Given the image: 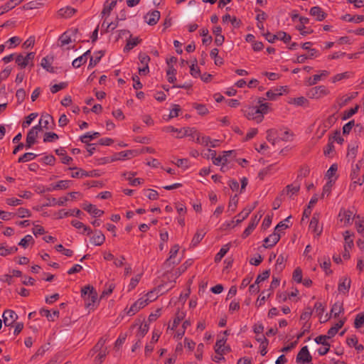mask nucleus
<instances>
[{"label": "nucleus", "instance_id": "nucleus-1", "mask_svg": "<svg viewBox=\"0 0 364 364\" xmlns=\"http://www.w3.org/2000/svg\"><path fill=\"white\" fill-rule=\"evenodd\" d=\"M81 296L85 301L87 308H93L97 300V293L95 288L90 285H86L81 289Z\"/></svg>", "mask_w": 364, "mask_h": 364}, {"label": "nucleus", "instance_id": "nucleus-2", "mask_svg": "<svg viewBox=\"0 0 364 364\" xmlns=\"http://www.w3.org/2000/svg\"><path fill=\"white\" fill-rule=\"evenodd\" d=\"M257 107L248 106L242 109L245 117L249 120H255L257 123H260L264 119V116L259 114Z\"/></svg>", "mask_w": 364, "mask_h": 364}, {"label": "nucleus", "instance_id": "nucleus-3", "mask_svg": "<svg viewBox=\"0 0 364 364\" xmlns=\"http://www.w3.org/2000/svg\"><path fill=\"white\" fill-rule=\"evenodd\" d=\"M39 132H41V125L34 126L28 131L25 144L27 149H30L36 142Z\"/></svg>", "mask_w": 364, "mask_h": 364}, {"label": "nucleus", "instance_id": "nucleus-4", "mask_svg": "<svg viewBox=\"0 0 364 364\" xmlns=\"http://www.w3.org/2000/svg\"><path fill=\"white\" fill-rule=\"evenodd\" d=\"M311 360L312 356L309 351L308 347L306 346L302 347L296 355V363L300 364H305L310 363Z\"/></svg>", "mask_w": 364, "mask_h": 364}, {"label": "nucleus", "instance_id": "nucleus-5", "mask_svg": "<svg viewBox=\"0 0 364 364\" xmlns=\"http://www.w3.org/2000/svg\"><path fill=\"white\" fill-rule=\"evenodd\" d=\"M164 132H177L178 135L176 136L177 138H183L186 136H189L192 134L193 129L190 127H183L182 129H177L172 126H168L163 129Z\"/></svg>", "mask_w": 364, "mask_h": 364}, {"label": "nucleus", "instance_id": "nucleus-6", "mask_svg": "<svg viewBox=\"0 0 364 364\" xmlns=\"http://www.w3.org/2000/svg\"><path fill=\"white\" fill-rule=\"evenodd\" d=\"M151 301L149 299H143L141 298L135 301L129 309L127 314L130 316L134 315L137 313L141 309L146 306L149 302Z\"/></svg>", "mask_w": 364, "mask_h": 364}, {"label": "nucleus", "instance_id": "nucleus-7", "mask_svg": "<svg viewBox=\"0 0 364 364\" xmlns=\"http://www.w3.org/2000/svg\"><path fill=\"white\" fill-rule=\"evenodd\" d=\"M139 59L143 65L142 68H139V73L140 75H146L149 72V63L150 58L145 53H139Z\"/></svg>", "mask_w": 364, "mask_h": 364}, {"label": "nucleus", "instance_id": "nucleus-8", "mask_svg": "<svg viewBox=\"0 0 364 364\" xmlns=\"http://www.w3.org/2000/svg\"><path fill=\"white\" fill-rule=\"evenodd\" d=\"M3 321L6 326H11L17 319L18 316L13 310L7 309L3 313Z\"/></svg>", "mask_w": 364, "mask_h": 364}, {"label": "nucleus", "instance_id": "nucleus-9", "mask_svg": "<svg viewBox=\"0 0 364 364\" xmlns=\"http://www.w3.org/2000/svg\"><path fill=\"white\" fill-rule=\"evenodd\" d=\"M328 93V90L325 86L321 85L312 88L309 91V95L313 98H320L323 96L327 95Z\"/></svg>", "mask_w": 364, "mask_h": 364}, {"label": "nucleus", "instance_id": "nucleus-10", "mask_svg": "<svg viewBox=\"0 0 364 364\" xmlns=\"http://www.w3.org/2000/svg\"><path fill=\"white\" fill-rule=\"evenodd\" d=\"M262 215H260L259 217L255 215L254 218L251 219V221L249 223V225L245 228L242 234V237L243 239L247 238L255 230L256 226L257 225Z\"/></svg>", "mask_w": 364, "mask_h": 364}, {"label": "nucleus", "instance_id": "nucleus-11", "mask_svg": "<svg viewBox=\"0 0 364 364\" xmlns=\"http://www.w3.org/2000/svg\"><path fill=\"white\" fill-rule=\"evenodd\" d=\"M281 235L274 231L264 240V247L265 248H271L274 247L280 240Z\"/></svg>", "mask_w": 364, "mask_h": 364}, {"label": "nucleus", "instance_id": "nucleus-12", "mask_svg": "<svg viewBox=\"0 0 364 364\" xmlns=\"http://www.w3.org/2000/svg\"><path fill=\"white\" fill-rule=\"evenodd\" d=\"M144 18L149 25H156L160 18V12L157 10H154L146 14Z\"/></svg>", "mask_w": 364, "mask_h": 364}, {"label": "nucleus", "instance_id": "nucleus-13", "mask_svg": "<svg viewBox=\"0 0 364 364\" xmlns=\"http://www.w3.org/2000/svg\"><path fill=\"white\" fill-rule=\"evenodd\" d=\"M179 250V246L178 245H175L173 246L169 252V257L166 260L164 265L167 267H171L174 266L175 264H177L178 262H176L174 260L175 257L178 254Z\"/></svg>", "mask_w": 364, "mask_h": 364}, {"label": "nucleus", "instance_id": "nucleus-14", "mask_svg": "<svg viewBox=\"0 0 364 364\" xmlns=\"http://www.w3.org/2000/svg\"><path fill=\"white\" fill-rule=\"evenodd\" d=\"M309 14L311 16L315 17L316 21H321L324 20L327 14L318 6H314L310 9Z\"/></svg>", "mask_w": 364, "mask_h": 364}, {"label": "nucleus", "instance_id": "nucleus-15", "mask_svg": "<svg viewBox=\"0 0 364 364\" xmlns=\"http://www.w3.org/2000/svg\"><path fill=\"white\" fill-rule=\"evenodd\" d=\"M318 221L319 214L314 213L309 224V228L311 229L317 236H319L322 232V228H319Z\"/></svg>", "mask_w": 364, "mask_h": 364}, {"label": "nucleus", "instance_id": "nucleus-16", "mask_svg": "<svg viewBox=\"0 0 364 364\" xmlns=\"http://www.w3.org/2000/svg\"><path fill=\"white\" fill-rule=\"evenodd\" d=\"M350 279L348 277H343L340 279L338 287V290L340 293L346 294L350 287Z\"/></svg>", "mask_w": 364, "mask_h": 364}, {"label": "nucleus", "instance_id": "nucleus-17", "mask_svg": "<svg viewBox=\"0 0 364 364\" xmlns=\"http://www.w3.org/2000/svg\"><path fill=\"white\" fill-rule=\"evenodd\" d=\"M105 241V236L100 230H95V235L90 238V242L96 246L102 245Z\"/></svg>", "mask_w": 364, "mask_h": 364}, {"label": "nucleus", "instance_id": "nucleus-18", "mask_svg": "<svg viewBox=\"0 0 364 364\" xmlns=\"http://www.w3.org/2000/svg\"><path fill=\"white\" fill-rule=\"evenodd\" d=\"M23 0H9L0 7V15L6 13L18 5Z\"/></svg>", "mask_w": 364, "mask_h": 364}, {"label": "nucleus", "instance_id": "nucleus-19", "mask_svg": "<svg viewBox=\"0 0 364 364\" xmlns=\"http://www.w3.org/2000/svg\"><path fill=\"white\" fill-rule=\"evenodd\" d=\"M82 208L90 214H92L95 217H100L104 214V211L99 210L95 205L92 204L84 203Z\"/></svg>", "mask_w": 364, "mask_h": 364}, {"label": "nucleus", "instance_id": "nucleus-20", "mask_svg": "<svg viewBox=\"0 0 364 364\" xmlns=\"http://www.w3.org/2000/svg\"><path fill=\"white\" fill-rule=\"evenodd\" d=\"M287 90V87H280L274 90H269L266 92L267 97L270 100H275L278 96L282 95V92Z\"/></svg>", "mask_w": 364, "mask_h": 364}, {"label": "nucleus", "instance_id": "nucleus-21", "mask_svg": "<svg viewBox=\"0 0 364 364\" xmlns=\"http://www.w3.org/2000/svg\"><path fill=\"white\" fill-rule=\"evenodd\" d=\"M70 183H71V181H68V180L59 181L55 184H52L51 187L47 188V191H51L53 190L67 189L68 188H69Z\"/></svg>", "mask_w": 364, "mask_h": 364}, {"label": "nucleus", "instance_id": "nucleus-22", "mask_svg": "<svg viewBox=\"0 0 364 364\" xmlns=\"http://www.w3.org/2000/svg\"><path fill=\"white\" fill-rule=\"evenodd\" d=\"M353 212L350 210L341 209L338 214L341 222H343L345 225L350 224Z\"/></svg>", "mask_w": 364, "mask_h": 364}, {"label": "nucleus", "instance_id": "nucleus-23", "mask_svg": "<svg viewBox=\"0 0 364 364\" xmlns=\"http://www.w3.org/2000/svg\"><path fill=\"white\" fill-rule=\"evenodd\" d=\"M109 0H107L103 6V9L102 11V16L103 17L105 15L109 16L111 13V11L116 6L117 0H112L111 2H109Z\"/></svg>", "mask_w": 364, "mask_h": 364}, {"label": "nucleus", "instance_id": "nucleus-24", "mask_svg": "<svg viewBox=\"0 0 364 364\" xmlns=\"http://www.w3.org/2000/svg\"><path fill=\"white\" fill-rule=\"evenodd\" d=\"M55 152L58 156L61 157V161L64 164H69L73 161L70 156H67L66 151L63 147L55 149Z\"/></svg>", "mask_w": 364, "mask_h": 364}, {"label": "nucleus", "instance_id": "nucleus-25", "mask_svg": "<svg viewBox=\"0 0 364 364\" xmlns=\"http://www.w3.org/2000/svg\"><path fill=\"white\" fill-rule=\"evenodd\" d=\"M50 122L53 123V119L52 116H50L48 114H43L41 116V118L39 121V124H38V125H41V131L42 130V127L46 129H51L52 127H49V124Z\"/></svg>", "mask_w": 364, "mask_h": 364}, {"label": "nucleus", "instance_id": "nucleus-26", "mask_svg": "<svg viewBox=\"0 0 364 364\" xmlns=\"http://www.w3.org/2000/svg\"><path fill=\"white\" fill-rule=\"evenodd\" d=\"M198 141L199 143L204 146L210 145L211 147H217L219 145V140H212L209 136H202L201 138H198Z\"/></svg>", "mask_w": 364, "mask_h": 364}, {"label": "nucleus", "instance_id": "nucleus-27", "mask_svg": "<svg viewBox=\"0 0 364 364\" xmlns=\"http://www.w3.org/2000/svg\"><path fill=\"white\" fill-rule=\"evenodd\" d=\"M255 207H246L237 216L236 223H240L245 219H246L250 213L254 210Z\"/></svg>", "mask_w": 364, "mask_h": 364}, {"label": "nucleus", "instance_id": "nucleus-28", "mask_svg": "<svg viewBox=\"0 0 364 364\" xmlns=\"http://www.w3.org/2000/svg\"><path fill=\"white\" fill-rule=\"evenodd\" d=\"M267 139L274 145L277 141H279L278 138V131L273 129H268L267 131Z\"/></svg>", "mask_w": 364, "mask_h": 364}, {"label": "nucleus", "instance_id": "nucleus-29", "mask_svg": "<svg viewBox=\"0 0 364 364\" xmlns=\"http://www.w3.org/2000/svg\"><path fill=\"white\" fill-rule=\"evenodd\" d=\"M344 311L343 309V302L337 301L336 302L332 308H331V313L333 314L334 318H337L339 316L340 314L343 313Z\"/></svg>", "mask_w": 364, "mask_h": 364}, {"label": "nucleus", "instance_id": "nucleus-30", "mask_svg": "<svg viewBox=\"0 0 364 364\" xmlns=\"http://www.w3.org/2000/svg\"><path fill=\"white\" fill-rule=\"evenodd\" d=\"M131 36H132L130 35V38L127 41V44L124 48V52H126V51L128 52V51L131 50L134 47L137 46L141 41L138 37L132 38Z\"/></svg>", "mask_w": 364, "mask_h": 364}, {"label": "nucleus", "instance_id": "nucleus-31", "mask_svg": "<svg viewBox=\"0 0 364 364\" xmlns=\"http://www.w3.org/2000/svg\"><path fill=\"white\" fill-rule=\"evenodd\" d=\"M205 235V232H204L203 230H198L192 239L191 245L193 247L197 246L198 245V243L203 240Z\"/></svg>", "mask_w": 364, "mask_h": 364}, {"label": "nucleus", "instance_id": "nucleus-32", "mask_svg": "<svg viewBox=\"0 0 364 364\" xmlns=\"http://www.w3.org/2000/svg\"><path fill=\"white\" fill-rule=\"evenodd\" d=\"M230 245L226 244L223 245L220 250L219 252L215 257V262H219L221 261L222 258L226 255V253L230 250Z\"/></svg>", "mask_w": 364, "mask_h": 364}, {"label": "nucleus", "instance_id": "nucleus-33", "mask_svg": "<svg viewBox=\"0 0 364 364\" xmlns=\"http://www.w3.org/2000/svg\"><path fill=\"white\" fill-rule=\"evenodd\" d=\"M100 134L97 132H93L90 134V132L86 133L85 134L80 136V141L84 144H88L90 141L97 138L100 136Z\"/></svg>", "mask_w": 364, "mask_h": 364}, {"label": "nucleus", "instance_id": "nucleus-34", "mask_svg": "<svg viewBox=\"0 0 364 364\" xmlns=\"http://www.w3.org/2000/svg\"><path fill=\"white\" fill-rule=\"evenodd\" d=\"M135 173L129 172V173H124L123 175L126 177V178L129 181L130 185L133 186H136L139 185L141 182V179L139 178H132L134 176H135Z\"/></svg>", "mask_w": 364, "mask_h": 364}, {"label": "nucleus", "instance_id": "nucleus-35", "mask_svg": "<svg viewBox=\"0 0 364 364\" xmlns=\"http://www.w3.org/2000/svg\"><path fill=\"white\" fill-rule=\"evenodd\" d=\"M40 314L41 316L47 317L48 319L50 321H54V317L58 318L59 316V311L58 310L53 311V314H50L49 310L43 309L40 311Z\"/></svg>", "mask_w": 364, "mask_h": 364}, {"label": "nucleus", "instance_id": "nucleus-36", "mask_svg": "<svg viewBox=\"0 0 364 364\" xmlns=\"http://www.w3.org/2000/svg\"><path fill=\"white\" fill-rule=\"evenodd\" d=\"M345 245L344 247H347L351 249L353 247V240L352 238V235L350 231L346 230L343 232Z\"/></svg>", "mask_w": 364, "mask_h": 364}, {"label": "nucleus", "instance_id": "nucleus-37", "mask_svg": "<svg viewBox=\"0 0 364 364\" xmlns=\"http://www.w3.org/2000/svg\"><path fill=\"white\" fill-rule=\"evenodd\" d=\"M149 326L147 323H142L139 328V331L136 333V337L139 338V340H141L142 338L144 337V336L149 331Z\"/></svg>", "mask_w": 364, "mask_h": 364}, {"label": "nucleus", "instance_id": "nucleus-38", "mask_svg": "<svg viewBox=\"0 0 364 364\" xmlns=\"http://www.w3.org/2000/svg\"><path fill=\"white\" fill-rule=\"evenodd\" d=\"M219 50L218 48H213L211 50L210 55L215 60V64L216 65H221L223 64V60L222 58L218 56Z\"/></svg>", "mask_w": 364, "mask_h": 364}, {"label": "nucleus", "instance_id": "nucleus-39", "mask_svg": "<svg viewBox=\"0 0 364 364\" xmlns=\"http://www.w3.org/2000/svg\"><path fill=\"white\" fill-rule=\"evenodd\" d=\"M226 343V338H221L216 341L215 346V353H225V344Z\"/></svg>", "mask_w": 364, "mask_h": 364}, {"label": "nucleus", "instance_id": "nucleus-40", "mask_svg": "<svg viewBox=\"0 0 364 364\" xmlns=\"http://www.w3.org/2000/svg\"><path fill=\"white\" fill-rule=\"evenodd\" d=\"M30 243L33 244L34 240L31 235H27L21 240V241L18 242V245L23 247V248H26Z\"/></svg>", "mask_w": 364, "mask_h": 364}, {"label": "nucleus", "instance_id": "nucleus-41", "mask_svg": "<svg viewBox=\"0 0 364 364\" xmlns=\"http://www.w3.org/2000/svg\"><path fill=\"white\" fill-rule=\"evenodd\" d=\"M36 156H37V155L36 154H33L31 152H27L18 158V163L26 162V161H31L32 159H34Z\"/></svg>", "mask_w": 364, "mask_h": 364}, {"label": "nucleus", "instance_id": "nucleus-42", "mask_svg": "<svg viewBox=\"0 0 364 364\" xmlns=\"http://www.w3.org/2000/svg\"><path fill=\"white\" fill-rule=\"evenodd\" d=\"M60 46H64L69 44L71 42V37L68 35V32L63 33L59 38Z\"/></svg>", "mask_w": 364, "mask_h": 364}, {"label": "nucleus", "instance_id": "nucleus-43", "mask_svg": "<svg viewBox=\"0 0 364 364\" xmlns=\"http://www.w3.org/2000/svg\"><path fill=\"white\" fill-rule=\"evenodd\" d=\"M104 55V52L100 51L95 58L90 57V63L88 68H93L95 66L100 60L101 58Z\"/></svg>", "mask_w": 364, "mask_h": 364}, {"label": "nucleus", "instance_id": "nucleus-44", "mask_svg": "<svg viewBox=\"0 0 364 364\" xmlns=\"http://www.w3.org/2000/svg\"><path fill=\"white\" fill-rule=\"evenodd\" d=\"M176 73V70L173 68V65L169 66L168 70L166 71V74L168 76V81L170 83H173L176 80V78L175 77Z\"/></svg>", "mask_w": 364, "mask_h": 364}, {"label": "nucleus", "instance_id": "nucleus-45", "mask_svg": "<svg viewBox=\"0 0 364 364\" xmlns=\"http://www.w3.org/2000/svg\"><path fill=\"white\" fill-rule=\"evenodd\" d=\"M358 151V145H349L347 152V157L350 159L351 160H354L356 156Z\"/></svg>", "mask_w": 364, "mask_h": 364}, {"label": "nucleus", "instance_id": "nucleus-46", "mask_svg": "<svg viewBox=\"0 0 364 364\" xmlns=\"http://www.w3.org/2000/svg\"><path fill=\"white\" fill-rule=\"evenodd\" d=\"M359 107L360 106L357 105H355V107L351 108L348 110H346L343 113V117H342V119L346 120L347 119L350 118L353 114H355L358 112Z\"/></svg>", "mask_w": 364, "mask_h": 364}, {"label": "nucleus", "instance_id": "nucleus-47", "mask_svg": "<svg viewBox=\"0 0 364 364\" xmlns=\"http://www.w3.org/2000/svg\"><path fill=\"white\" fill-rule=\"evenodd\" d=\"M59 139L57 134L54 132H46L43 137V142H51Z\"/></svg>", "mask_w": 364, "mask_h": 364}, {"label": "nucleus", "instance_id": "nucleus-48", "mask_svg": "<svg viewBox=\"0 0 364 364\" xmlns=\"http://www.w3.org/2000/svg\"><path fill=\"white\" fill-rule=\"evenodd\" d=\"M16 63L18 66H20L21 68H25L27 65L29 64L26 61V57L23 56L21 54H19L16 58Z\"/></svg>", "mask_w": 364, "mask_h": 364}, {"label": "nucleus", "instance_id": "nucleus-49", "mask_svg": "<svg viewBox=\"0 0 364 364\" xmlns=\"http://www.w3.org/2000/svg\"><path fill=\"white\" fill-rule=\"evenodd\" d=\"M87 61V58H85V55H82L77 58H75L73 61V66L75 68H80L82 64L85 63Z\"/></svg>", "mask_w": 364, "mask_h": 364}, {"label": "nucleus", "instance_id": "nucleus-50", "mask_svg": "<svg viewBox=\"0 0 364 364\" xmlns=\"http://www.w3.org/2000/svg\"><path fill=\"white\" fill-rule=\"evenodd\" d=\"M292 279L297 283L302 282V270L300 267H297L294 269Z\"/></svg>", "mask_w": 364, "mask_h": 364}, {"label": "nucleus", "instance_id": "nucleus-51", "mask_svg": "<svg viewBox=\"0 0 364 364\" xmlns=\"http://www.w3.org/2000/svg\"><path fill=\"white\" fill-rule=\"evenodd\" d=\"M98 352L99 353L95 359V364H101L102 363L107 355V348H105L104 350H98Z\"/></svg>", "mask_w": 364, "mask_h": 364}, {"label": "nucleus", "instance_id": "nucleus-52", "mask_svg": "<svg viewBox=\"0 0 364 364\" xmlns=\"http://www.w3.org/2000/svg\"><path fill=\"white\" fill-rule=\"evenodd\" d=\"M311 326V323L305 322L301 328V333H299L296 336L297 340H299L300 338H301L305 335V333H309L310 331Z\"/></svg>", "mask_w": 364, "mask_h": 364}, {"label": "nucleus", "instance_id": "nucleus-53", "mask_svg": "<svg viewBox=\"0 0 364 364\" xmlns=\"http://www.w3.org/2000/svg\"><path fill=\"white\" fill-rule=\"evenodd\" d=\"M41 65L47 71H48L50 73H54L55 72L54 71V68L51 66L50 63L49 62V60H48V57H45V58H43L42 59Z\"/></svg>", "mask_w": 364, "mask_h": 364}, {"label": "nucleus", "instance_id": "nucleus-54", "mask_svg": "<svg viewBox=\"0 0 364 364\" xmlns=\"http://www.w3.org/2000/svg\"><path fill=\"white\" fill-rule=\"evenodd\" d=\"M262 100L259 99V102L260 103L259 106L257 107V109H259V114L264 116V114H267L269 111V104L268 103H262Z\"/></svg>", "mask_w": 364, "mask_h": 364}, {"label": "nucleus", "instance_id": "nucleus-55", "mask_svg": "<svg viewBox=\"0 0 364 364\" xmlns=\"http://www.w3.org/2000/svg\"><path fill=\"white\" fill-rule=\"evenodd\" d=\"M277 35L278 36V39L282 41L285 43L290 42L291 39V36L284 31H279Z\"/></svg>", "mask_w": 364, "mask_h": 364}, {"label": "nucleus", "instance_id": "nucleus-56", "mask_svg": "<svg viewBox=\"0 0 364 364\" xmlns=\"http://www.w3.org/2000/svg\"><path fill=\"white\" fill-rule=\"evenodd\" d=\"M288 193L296 194L300 190V185L296 183L289 184L286 187Z\"/></svg>", "mask_w": 364, "mask_h": 364}, {"label": "nucleus", "instance_id": "nucleus-57", "mask_svg": "<svg viewBox=\"0 0 364 364\" xmlns=\"http://www.w3.org/2000/svg\"><path fill=\"white\" fill-rule=\"evenodd\" d=\"M190 68V73L193 77H198V76H200V70L199 68L197 66L196 59L195 60L194 63L192 64Z\"/></svg>", "mask_w": 364, "mask_h": 364}, {"label": "nucleus", "instance_id": "nucleus-58", "mask_svg": "<svg viewBox=\"0 0 364 364\" xmlns=\"http://www.w3.org/2000/svg\"><path fill=\"white\" fill-rule=\"evenodd\" d=\"M270 275V269H267L265 271H264L261 274H259L257 277V279H256V284H259L260 282L266 280L267 279L269 278Z\"/></svg>", "mask_w": 364, "mask_h": 364}, {"label": "nucleus", "instance_id": "nucleus-59", "mask_svg": "<svg viewBox=\"0 0 364 364\" xmlns=\"http://www.w3.org/2000/svg\"><path fill=\"white\" fill-rule=\"evenodd\" d=\"M334 182V181L333 180H329L326 184L325 186H323V192H322V194H321V197L323 198L325 194H327L328 196L330 194L331 191V188L333 186V183Z\"/></svg>", "mask_w": 364, "mask_h": 364}, {"label": "nucleus", "instance_id": "nucleus-60", "mask_svg": "<svg viewBox=\"0 0 364 364\" xmlns=\"http://www.w3.org/2000/svg\"><path fill=\"white\" fill-rule=\"evenodd\" d=\"M286 258L283 255H280L276 261V269L282 271L284 268Z\"/></svg>", "mask_w": 364, "mask_h": 364}, {"label": "nucleus", "instance_id": "nucleus-61", "mask_svg": "<svg viewBox=\"0 0 364 364\" xmlns=\"http://www.w3.org/2000/svg\"><path fill=\"white\" fill-rule=\"evenodd\" d=\"M68 85L67 82H63L59 84H55L50 87V92L52 93H56L58 91L65 89Z\"/></svg>", "mask_w": 364, "mask_h": 364}, {"label": "nucleus", "instance_id": "nucleus-62", "mask_svg": "<svg viewBox=\"0 0 364 364\" xmlns=\"http://www.w3.org/2000/svg\"><path fill=\"white\" fill-rule=\"evenodd\" d=\"M17 215L19 218H26V217H30L31 215V211L25 208H19L16 213Z\"/></svg>", "mask_w": 364, "mask_h": 364}, {"label": "nucleus", "instance_id": "nucleus-63", "mask_svg": "<svg viewBox=\"0 0 364 364\" xmlns=\"http://www.w3.org/2000/svg\"><path fill=\"white\" fill-rule=\"evenodd\" d=\"M193 107L198 111V114L200 115H205L208 112V109L203 105L196 103L193 105Z\"/></svg>", "mask_w": 364, "mask_h": 364}, {"label": "nucleus", "instance_id": "nucleus-64", "mask_svg": "<svg viewBox=\"0 0 364 364\" xmlns=\"http://www.w3.org/2000/svg\"><path fill=\"white\" fill-rule=\"evenodd\" d=\"M46 165L53 166L55 162V158L53 155H47L41 159Z\"/></svg>", "mask_w": 364, "mask_h": 364}]
</instances>
